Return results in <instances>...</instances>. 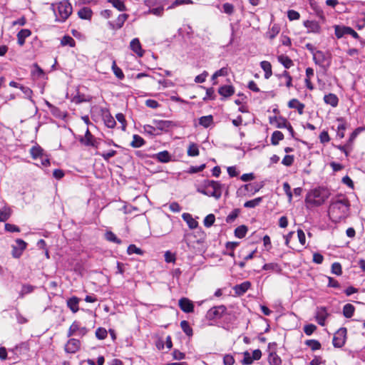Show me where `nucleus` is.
I'll list each match as a JSON object with an SVG mask.
<instances>
[{
    "label": "nucleus",
    "mask_w": 365,
    "mask_h": 365,
    "mask_svg": "<svg viewBox=\"0 0 365 365\" xmlns=\"http://www.w3.org/2000/svg\"><path fill=\"white\" fill-rule=\"evenodd\" d=\"M96 138L91 134L88 128H87L85 135L81 138L80 142L86 146H91V145H93V141Z\"/></svg>",
    "instance_id": "21"
},
{
    "label": "nucleus",
    "mask_w": 365,
    "mask_h": 365,
    "mask_svg": "<svg viewBox=\"0 0 365 365\" xmlns=\"http://www.w3.org/2000/svg\"><path fill=\"white\" fill-rule=\"evenodd\" d=\"M187 155L191 157H195L199 155L198 145L194 143H190L187 148Z\"/></svg>",
    "instance_id": "40"
},
{
    "label": "nucleus",
    "mask_w": 365,
    "mask_h": 365,
    "mask_svg": "<svg viewBox=\"0 0 365 365\" xmlns=\"http://www.w3.org/2000/svg\"><path fill=\"white\" fill-rule=\"evenodd\" d=\"M106 239L112 242H115L116 244H121L122 241L116 237V235L111 231H107L106 232Z\"/></svg>",
    "instance_id": "42"
},
{
    "label": "nucleus",
    "mask_w": 365,
    "mask_h": 365,
    "mask_svg": "<svg viewBox=\"0 0 365 365\" xmlns=\"http://www.w3.org/2000/svg\"><path fill=\"white\" fill-rule=\"evenodd\" d=\"M355 308L351 304H346L344 305V317L350 318L353 316Z\"/></svg>",
    "instance_id": "39"
},
{
    "label": "nucleus",
    "mask_w": 365,
    "mask_h": 365,
    "mask_svg": "<svg viewBox=\"0 0 365 365\" xmlns=\"http://www.w3.org/2000/svg\"><path fill=\"white\" fill-rule=\"evenodd\" d=\"M4 227H5V230L7 232H20V228L18 226L13 225V224L6 223Z\"/></svg>",
    "instance_id": "61"
},
{
    "label": "nucleus",
    "mask_w": 365,
    "mask_h": 365,
    "mask_svg": "<svg viewBox=\"0 0 365 365\" xmlns=\"http://www.w3.org/2000/svg\"><path fill=\"white\" fill-rule=\"evenodd\" d=\"M226 310L227 308L224 305L214 307L207 311L206 317L209 320L221 319L223 314L225 313Z\"/></svg>",
    "instance_id": "6"
},
{
    "label": "nucleus",
    "mask_w": 365,
    "mask_h": 365,
    "mask_svg": "<svg viewBox=\"0 0 365 365\" xmlns=\"http://www.w3.org/2000/svg\"><path fill=\"white\" fill-rule=\"evenodd\" d=\"M224 187L225 185L218 181L207 180L197 189V191L205 195L213 197L216 200H219L222 196Z\"/></svg>",
    "instance_id": "2"
},
{
    "label": "nucleus",
    "mask_w": 365,
    "mask_h": 365,
    "mask_svg": "<svg viewBox=\"0 0 365 365\" xmlns=\"http://www.w3.org/2000/svg\"><path fill=\"white\" fill-rule=\"evenodd\" d=\"M112 69H113V71L114 74L115 75V76L121 80V79H123L124 78L123 72L122 71V70L119 67H118L116 66L115 61H113V63Z\"/></svg>",
    "instance_id": "54"
},
{
    "label": "nucleus",
    "mask_w": 365,
    "mask_h": 365,
    "mask_svg": "<svg viewBox=\"0 0 365 365\" xmlns=\"http://www.w3.org/2000/svg\"><path fill=\"white\" fill-rule=\"evenodd\" d=\"M128 15L126 14H120L117 19L115 20V23H113L111 21L108 22L109 26L112 29H120L123 27L125 21L127 20Z\"/></svg>",
    "instance_id": "12"
},
{
    "label": "nucleus",
    "mask_w": 365,
    "mask_h": 365,
    "mask_svg": "<svg viewBox=\"0 0 365 365\" xmlns=\"http://www.w3.org/2000/svg\"><path fill=\"white\" fill-rule=\"evenodd\" d=\"M145 141L142 137L135 134L133 136V140L131 141L130 145L133 148H138L142 147L143 145H145Z\"/></svg>",
    "instance_id": "28"
},
{
    "label": "nucleus",
    "mask_w": 365,
    "mask_h": 365,
    "mask_svg": "<svg viewBox=\"0 0 365 365\" xmlns=\"http://www.w3.org/2000/svg\"><path fill=\"white\" fill-rule=\"evenodd\" d=\"M143 131H144V133H145L150 135H156L159 134V133L157 132L156 128L154 125H143Z\"/></svg>",
    "instance_id": "43"
},
{
    "label": "nucleus",
    "mask_w": 365,
    "mask_h": 365,
    "mask_svg": "<svg viewBox=\"0 0 365 365\" xmlns=\"http://www.w3.org/2000/svg\"><path fill=\"white\" fill-rule=\"evenodd\" d=\"M11 215L10 209L7 207H4L0 210V222L6 221Z\"/></svg>",
    "instance_id": "45"
},
{
    "label": "nucleus",
    "mask_w": 365,
    "mask_h": 365,
    "mask_svg": "<svg viewBox=\"0 0 365 365\" xmlns=\"http://www.w3.org/2000/svg\"><path fill=\"white\" fill-rule=\"evenodd\" d=\"M192 4V0H175L170 6H168V9H173L176 6L184 5V4Z\"/></svg>",
    "instance_id": "57"
},
{
    "label": "nucleus",
    "mask_w": 365,
    "mask_h": 365,
    "mask_svg": "<svg viewBox=\"0 0 365 365\" xmlns=\"http://www.w3.org/2000/svg\"><path fill=\"white\" fill-rule=\"evenodd\" d=\"M282 78H284L286 79L285 81V85L287 88H290L292 86V78L289 75V72L287 71H284L282 74L281 75Z\"/></svg>",
    "instance_id": "60"
},
{
    "label": "nucleus",
    "mask_w": 365,
    "mask_h": 365,
    "mask_svg": "<svg viewBox=\"0 0 365 365\" xmlns=\"http://www.w3.org/2000/svg\"><path fill=\"white\" fill-rule=\"evenodd\" d=\"M316 329L317 327L312 324H307L304 327V331L308 336L312 334Z\"/></svg>",
    "instance_id": "62"
},
{
    "label": "nucleus",
    "mask_w": 365,
    "mask_h": 365,
    "mask_svg": "<svg viewBox=\"0 0 365 365\" xmlns=\"http://www.w3.org/2000/svg\"><path fill=\"white\" fill-rule=\"evenodd\" d=\"M279 26L277 25H274L267 33L269 38L270 39H273L279 34Z\"/></svg>",
    "instance_id": "58"
},
{
    "label": "nucleus",
    "mask_w": 365,
    "mask_h": 365,
    "mask_svg": "<svg viewBox=\"0 0 365 365\" xmlns=\"http://www.w3.org/2000/svg\"><path fill=\"white\" fill-rule=\"evenodd\" d=\"M127 252L128 255L137 254L143 255V252L135 245H130L128 247Z\"/></svg>",
    "instance_id": "53"
},
{
    "label": "nucleus",
    "mask_w": 365,
    "mask_h": 365,
    "mask_svg": "<svg viewBox=\"0 0 365 365\" xmlns=\"http://www.w3.org/2000/svg\"><path fill=\"white\" fill-rule=\"evenodd\" d=\"M102 116L104 123L108 128H113L115 126V120L108 110H102Z\"/></svg>",
    "instance_id": "15"
},
{
    "label": "nucleus",
    "mask_w": 365,
    "mask_h": 365,
    "mask_svg": "<svg viewBox=\"0 0 365 365\" xmlns=\"http://www.w3.org/2000/svg\"><path fill=\"white\" fill-rule=\"evenodd\" d=\"M34 291V287L30 284H24L19 293L20 297H23L25 294H29Z\"/></svg>",
    "instance_id": "52"
},
{
    "label": "nucleus",
    "mask_w": 365,
    "mask_h": 365,
    "mask_svg": "<svg viewBox=\"0 0 365 365\" xmlns=\"http://www.w3.org/2000/svg\"><path fill=\"white\" fill-rule=\"evenodd\" d=\"M262 356V351L259 349H255L252 354L248 351L243 353V359L242 364L243 365H250L255 360H259Z\"/></svg>",
    "instance_id": "7"
},
{
    "label": "nucleus",
    "mask_w": 365,
    "mask_h": 365,
    "mask_svg": "<svg viewBox=\"0 0 365 365\" xmlns=\"http://www.w3.org/2000/svg\"><path fill=\"white\" fill-rule=\"evenodd\" d=\"M313 58L317 64L322 65L325 61V56L321 51L313 52Z\"/></svg>",
    "instance_id": "33"
},
{
    "label": "nucleus",
    "mask_w": 365,
    "mask_h": 365,
    "mask_svg": "<svg viewBox=\"0 0 365 365\" xmlns=\"http://www.w3.org/2000/svg\"><path fill=\"white\" fill-rule=\"evenodd\" d=\"M20 90L25 95L26 98H29L31 102L34 103V101L32 100L33 91L31 88L26 86H21L20 87Z\"/></svg>",
    "instance_id": "55"
},
{
    "label": "nucleus",
    "mask_w": 365,
    "mask_h": 365,
    "mask_svg": "<svg viewBox=\"0 0 365 365\" xmlns=\"http://www.w3.org/2000/svg\"><path fill=\"white\" fill-rule=\"evenodd\" d=\"M278 61L282 63L286 68H289L293 66V61L284 55H280L277 57Z\"/></svg>",
    "instance_id": "31"
},
{
    "label": "nucleus",
    "mask_w": 365,
    "mask_h": 365,
    "mask_svg": "<svg viewBox=\"0 0 365 365\" xmlns=\"http://www.w3.org/2000/svg\"><path fill=\"white\" fill-rule=\"evenodd\" d=\"M342 198L337 195L332 199L329 205L328 213L330 219L334 222L340 221L342 219Z\"/></svg>",
    "instance_id": "4"
},
{
    "label": "nucleus",
    "mask_w": 365,
    "mask_h": 365,
    "mask_svg": "<svg viewBox=\"0 0 365 365\" xmlns=\"http://www.w3.org/2000/svg\"><path fill=\"white\" fill-rule=\"evenodd\" d=\"M213 123V116L212 115L202 116L199 118V124L207 128Z\"/></svg>",
    "instance_id": "27"
},
{
    "label": "nucleus",
    "mask_w": 365,
    "mask_h": 365,
    "mask_svg": "<svg viewBox=\"0 0 365 365\" xmlns=\"http://www.w3.org/2000/svg\"><path fill=\"white\" fill-rule=\"evenodd\" d=\"M240 210L238 209L233 210L226 217L227 223L232 222L238 216Z\"/></svg>",
    "instance_id": "56"
},
{
    "label": "nucleus",
    "mask_w": 365,
    "mask_h": 365,
    "mask_svg": "<svg viewBox=\"0 0 365 365\" xmlns=\"http://www.w3.org/2000/svg\"><path fill=\"white\" fill-rule=\"evenodd\" d=\"M329 195L330 192L327 187H318L312 189L306 195V206L309 209L319 207L324 204Z\"/></svg>",
    "instance_id": "1"
},
{
    "label": "nucleus",
    "mask_w": 365,
    "mask_h": 365,
    "mask_svg": "<svg viewBox=\"0 0 365 365\" xmlns=\"http://www.w3.org/2000/svg\"><path fill=\"white\" fill-rule=\"evenodd\" d=\"M81 348V342L78 339L72 338L70 339L65 344L64 350L68 354H75Z\"/></svg>",
    "instance_id": "9"
},
{
    "label": "nucleus",
    "mask_w": 365,
    "mask_h": 365,
    "mask_svg": "<svg viewBox=\"0 0 365 365\" xmlns=\"http://www.w3.org/2000/svg\"><path fill=\"white\" fill-rule=\"evenodd\" d=\"M218 93L222 97L228 98L235 93V88L231 85L222 86L219 88Z\"/></svg>",
    "instance_id": "16"
},
{
    "label": "nucleus",
    "mask_w": 365,
    "mask_h": 365,
    "mask_svg": "<svg viewBox=\"0 0 365 365\" xmlns=\"http://www.w3.org/2000/svg\"><path fill=\"white\" fill-rule=\"evenodd\" d=\"M108 2L118 11H123L125 10V6L121 0H108Z\"/></svg>",
    "instance_id": "46"
},
{
    "label": "nucleus",
    "mask_w": 365,
    "mask_h": 365,
    "mask_svg": "<svg viewBox=\"0 0 365 365\" xmlns=\"http://www.w3.org/2000/svg\"><path fill=\"white\" fill-rule=\"evenodd\" d=\"M153 158L160 163H166L171 160V155L168 151L163 150L155 154Z\"/></svg>",
    "instance_id": "17"
},
{
    "label": "nucleus",
    "mask_w": 365,
    "mask_h": 365,
    "mask_svg": "<svg viewBox=\"0 0 365 365\" xmlns=\"http://www.w3.org/2000/svg\"><path fill=\"white\" fill-rule=\"evenodd\" d=\"M107 335L108 332L105 328L99 327L96 331V336L100 340L105 339Z\"/></svg>",
    "instance_id": "50"
},
{
    "label": "nucleus",
    "mask_w": 365,
    "mask_h": 365,
    "mask_svg": "<svg viewBox=\"0 0 365 365\" xmlns=\"http://www.w3.org/2000/svg\"><path fill=\"white\" fill-rule=\"evenodd\" d=\"M344 35H351L354 38H359V34L351 27L344 26Z\"/></svg>",
    "instance_id": "59"
},
{
    "label": "nucleus",
    "mask_w": 365,
    "mask_h": 365,
    "mask_svg": "<svg viewBox=\"0 0 365 365\" xmlns=\"http://www.w3.org/2000/svg\"><path fill=\"white\" fill-rule=\"evenodd\" d=\"M34 69L32 71V74L36 78H43L45 76V73L41 68H40L37 64H34Z\"/></svg>",
    "instance_id": "49"
},
{
    "label": "nucleus",
    "mask_w": 365,
    "mask_h": 365,
    "mask_svg": "<svg viewBox=\"0 0 365 365\" xmlns=\"http://www.w3.org/2000/svg\"><path fill=\"white\" fill-rule=\"evenodd\" d=\"M30 154L32 158L37 160L42 157L44 154L43 150L39 145L33 146L30 149Z\"/></svg>",
    "instance_id": "26"
},
{
    "label": "nucleus",
    "mask_w": 365,
    "mask_h": 365,
    "mask_svg": "<svg viewBox=\"0 0 365 365\" xmlns=\"http://www.w3.org/2000/svg\"><path fill=\"white\" fill-rule=\"evenodd\" d=\"M251 287V283L249 281H245L240 284L234 287L235 293L238 295L244 294Z\"/></svg>",
    "instance_id": "19"
},
{
    "label": "nucleus",
    "mask_w": 365,
    "mask_h": 365,
    "mask_svg": "<svg viewBox=\"0 0 365 365\" xmlns=\"http://www.w3.org/2000/svg\"><path fill=\"white\" fill-rule=\"evenodd\" d=\"M223 11L227 14H232L234 12V6L230 3H225L222 5Z\"/></svg>",
    "instance_id": "63"
},
{
    "label": "nucleus",
    "mask_w": 365,
    "mask_h": 365,
    "mask_svg": "<svg viewBox=\"0 0 365 365\" xmlns=\"http://www.w3.org/2000/svg\"><path fill=\"white\" fill-rule=\"evenodd\" d=\"M262 197H256L253 200H248V201L245 202L244 204V207L246 208H254V207L258 206L262 202Z\"/></svg>",
    "instance_id": "35"
},
{
    "label": "nucleus",
    "mask_w": 365,
    "mask_h": 365,
    "mask_svg": "<svg viewBox=\"0 0 365 365\" xmlns=\"http://www.w3.org/2000/svg\"><path fill=\"white\" fill-rule=\"evenodd\" d=\"M261 188V186H259L258 185L255 184H246L242 186L238 190H237V195H243L246 196L247 193H250V195H252L257 192Z\"/></svg>",
    "instance_id": "8"
},
{
    "label": "nucleus",
    "mask_w": 365,
    "mask_h": 365,
    "mask_svg": "<svg viewBox=\"0 0 365 365\" xmlns=\"http://www.w3.org/2000/svg\"><path fill=\"white\" fill-rule=\"evenodd\" d=\"M215 221V215L213 214H209L205 217L203 223L206 227H210L214 224Z\"/></svg>",
    "instance_id": "51"
},
{
    "label": "nucleus",
    "mask_w": 365,
    "mask_h": 365,
    "mask_svg": "<svg viewBox=\"0 0 365 365\" xmlns=\"http://www.w3.org/2000/svg\"><path fill=\"white\" fill-rule=\"evenodd\" d=\"M182 217L183 220L187 222L188 227L190 229H195L198 226V222L192 217L190 214L183 213L182 215Z\"/></svg>",
    "instance_id": "23"
},
{
    "label": "nucleus",
    "mask_w": 365,
    "mask_h": 365,
    "mask_svg": "<svg viewBox=\"0 0 365 365\" xmlns=\"http://www.w3.org/2000/svg\"><path fill=\"white\" fill-rule=\"evenodd\" d=\"M78 14L82 19H90L92 16V11L88 7H83L78 11Z\"/></svg>",
    "instance_id": "32"
},
{
    "label": "nucleus",
    "mask_w": 365,
    "mask_h": 365,
    "mask_svg": "<svg viewBox=\"0 0 365 365\" xmlns=\"http://www.w3.org/2000/svg\"><path fill=\"white\" fill-rule=\"evenodd\" d=\"M31 34V32L29 29H21L17 34V41L18 43L20 46H23L25 43V40L27 37H29Z\"/></svg>",
    "instance_id": "22"
},
{
    "label": "nucleus",
    "mask_w": 365,
    "mask_h": 365,
    "mask_svg": "<svg viewBox=\"0 0 365 365\" xmlns=\"http://www.w3.org/2000/svg\"><path fill=\"white\" fill-rule=\"evenodd\" d=\"M225 365H233L235 363L234 357L230 354H226L223 358Z\"/></svg>",
    "instance_id": "64"
},
{
    "label": "nucleus",
    "mask_w": 365,
    "mask_h": 365,
    "mask_svg": "<svg viewBox=\"0 0 365 365\" xmlns=\"http://www.w3.org/2000/svg\"><path fill=\"white\" fill-rule=\"evenodd\" d=\"M327 317V312L325 307H317L315 318L317 322L321 326H324L325 324V319Z\"/></svg>",
    "instance_id": "13"
},
{
    "label": "nucleus",
    "mask_w": 365,
    "mask_h": 365,
    "mask_svg": "<svg viewBox=\"0 0 365 365\" xmlns=\"http://www.w3.org/2000/svg\"><path fill=\"white\" fill-rule=\"evenodd\" d=\"M304 25L308 29L309 32L317 33L319 30V24L314 21H306L304 22Z\"/></svg>",
    "instance_id": "30"
},
{
    "label": "nucleus",
    "mask_w": 365,
    "mask_h": 365,
    "mask_svg": "<svg viewBox=\"0 0 365 365\" xmlns=\"http://www.w3.org/2000/svg\"><path fill=\"white\" fill-rule=\"evenodd\" d=\"M305 344L313 351L318 350L321 348V344L314 339L307 340Z\"/></svg>",
    "instance_id": "47"
},
{
    "label": "nucleus",
    "mask_w": 365,
    "mask_h": 365,
    "mask_svg": "<svg viewBox=\"0 0 365 365\" xmlns=\"http://www.w3.org/2000/svg\"><path fill=\"white\" fill-rule=\"evenodd\" d=\"M178 304L181 310L185 313H190L194 310V305L192 302L187 298H181L179 300Z\"/></svg>",
    "instance_id": "11"
},
{
    "label": "nucleus",
    "mask_w": 365,
    "mask_h": 365,
    "mask_svg": "<svg viewBox=\"0 0 365 365\" xmlns=\"http://www.w3.org/2000/svg\"><path fill=\"white\" fill-rule=\"evenodd\" d=\"M288 106L290 108L296 109L299 114H302L304 112V105L297 99L293 98L290 100L288 103Z\"/></svg>",
    "instance_id": "24"
},
{
    "label": "nucleus",
    "mask_w": 365,
    "mask_h": 365,
    "mask_svg": "<svg viewBox=\"0 0 365 365\" xmlns=\"http://www.w3.org/2000/svg\"><path fill=\"white\" fill-rule=\"evenodd\" d=\"M262 69L264 71V78L268 79L272 75V65L269 61H263L260 63Z\"/></svg>",
    "instance_id": "25"
},
{
    "label": "nucleus",
    "mask_w": 365,
    "mask_h": 365,
    "mask_svg": "<svg viewBox=\"0 0 365 365\" xmlns=\"http://www.w3.org/2000/svg\"><path fill=\"white\" fill-rule=\"evenodd\" d=\"M79 301H80L79 298H78L77 297H75V296L69 298L67 300V302H66L67 307L71 309V311L73 313H76L79 310V307H78Z\"/></svg>",
    "instance_id": "18"
},
{
    "label": "nucleus",
    "mask_w": 365,
    "mask_h": 365,
    "mask_svg": "<svg viewBox=\"0 0 365 365\" xmlns=\"http://www.w3.org/2000/svg\"><path fill=\"white\" fill-rule=\"evenodd\" d=\"M365 131V126H359L355 128L350 134L349 139L344 143V154L348 156L353 150L354 143L358 135Z\"/></svg>",
    "instance_id": "5"
},
{
    "label": "nucleus",
    "mask_w": 365,
    "mask_h": 365,
    "mask_svg": "<svg viewBox=\"0 0 365 365\" xmlns=\"http://www.w3.org/2000/svg\"><path fill=\"white\" fill-rule=\"evenodd\" d=\"M270 365H281V358L276 353H270L268 357Z\"/></svg>",
    "instance_id": "38"
},
{
    "label": "nucleus",
    "mask_w": 365,
    "mask_h": 365,
    "mask_svg": "<svg viewBox=\"0 0 365 365\" xmlns=\"http://www.w3.org/2000/svg\"><path fill=\"white\" fill-rule=\"evenodd\" d=\"M51 9L58 22H64L72 13V6L68 0L52 4Z\"/></svg>",
    "instance_id": "3"
},
{
    "label": "nucleus",
    "mask_w": 365,
    "mask_h": 365,
    "mask_svg": "<svg viewBox=\"0 0 365 365\" xmlns=\"http://www.w3.org/2000/svg\"><path fill=\"white\" fill-rule=\"evenodd\" d=\"M62 46H69L71 47L75 46V41L70 36H64L61 41Z\"/></svg>",
    "instance_id": "44"
},
{
    "label": "nucleus",
    "mask_w": 365,
    "mask_h": 365,
    "mask_svg": "<svg viewBox=\"0 0 365 365\" xmlns=\"http://www.w3.org/2000/svg\"><path fill=\"white\" fill-rule=\"evenodd\" d=\"M270 123H275L276 127L278 128H284L287 126L289 122L285 118L277 117L270 118Z\"/></svg>",
    "instance_id": "20"
},
{
    "label": "nucleus",
    "mask_w": 365,
    "mask_h": 365,
    "mask_svg": "<svg viewBox=\"0 0 365 365\" xmlns=\"http://www.w3.org/2000/svg\"><path fill=\"white\" fill-rule=\"evenodd\" d=\"M130 48L138 56L143 57L145 51L142 48L140 40L138 38H133L130 43Z\"/></svg>",
    "instance_id": "10"
},
{
    "label": "nucleus",
    "mask_w": 365,
    "mask_h": 365,
    "mask_svg": "<svg viewBox=\"0 0 365 365\" xmlns=\"http://www.w3.org/2000/svg\"><path fill=\"white\" fill-rule=\"evenodd\" d=\"M324 101L325 103L331 105L333 107H335L338 104L339 98L336 95L333 93H329L328 95L324 96Z\"/></svg>",
    "instance_id": "29"
},
{
    "label": "nucleus",
    "mask_w": 365,
    "mask_h": 365,
    "mask_svg": "<svg viewBox=\"0 0 365 365\" xmlns=\"http://www.w3.org/2000/svg\"><path fill=\"white\" fill-rule=\"evenodd\" d=\"M73 323H76V334L80 336H83L88 333V329L86 327H81L80 323L77 321H74Z\"/></svg>",
    "instance_id": "48"
},
{
    "label": "nucleus",
    "mask_w": 365,
    "mask_h": 365,
    "mask_svg": "<svg viewBox=\"0 0 365 365\" xmlns=\"http://www.w3.org/2000/svg\"><path fill=\"white\" fill-rule=\"evenodd\" d=\"M247 227L245 225H240L235 230V235L237 238L242 239L245 237L247 232Z\"/></svg>",
    "instance_id": "36"
},
{
    "label": "nucleus",
    "mask_w": 365,
    "mask_h": 365,
    "mask_svg": "<svg viewBox=\"0 0 365 365\" xmlns=\"http://www.w3.org/2000/svg\"><path fill=\"white\" fill-rule=\"evenodd\" d=\"M284 139V135L282 132L276 130L274 131L271 137V143L274 145L279 144V142Z\"/></svg>",
    "instance_id": "34"
},
{
    "label": "nucleus",
    "mask_w": 365,
    "mask_h": 365,
    "mask_svg": "<svg viewBox=\"0 0 365 365\" xmlns=\"http://www.w3.org/2000/svg\"><path fill=\"white\" fill-rule=\"evenodd\" d=\"M180 327L187 336H192V334H193L192 329L190 326L189 322L187 321L182 320L180 322Z\"/></svg>",
    "instance_id": "37"
},
{
    "label": "nucleus",
    "mask_w": 365,
    "mask_h": 365,
    "mask_svg": "<svg viewBox=\"0 0 365 365\" xmlns=\"http://www.w3.org/2000/svg\"><path fill=\"white\" fill-rule=\"evenodd\" d=\"M153 124L155 126L157 131H167L173 125V122L163 120H153Z\"/></svg>",
    "instance_id": "14"
},
{
    "label": "nucleus",
    "mask_w": 365,
    "mask_h": 365,
    "mask_svg": "<svg viewBox=\"0 0 365 365\" xmlns=\"http://www.w3.org/2000/svg\"><path fill=\"white\" fill-rule=\"evenodd\" d=\"M117 152L114 150H110L108 152H96V155L101 156L106 161H108L110 158L116 155Z\"/></svg>",
    "instance_id": "41"
}]
</instances>
